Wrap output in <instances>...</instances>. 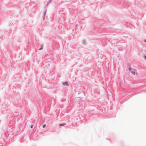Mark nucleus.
<instances>
[{
  "mask_svg": "<svg viewBox=\"0 0 146 146\" xmlns=\"http://www.w3.org/2000/svg\"><path fill=\"white\" fill-rule=\"evenodd\" d=\"M128 70L133 75L135 74V70L134 69L132 68L131 66H129L128 68Z\"/></svg>",
  "mask_w": 146,
  "mask_h": 146,
  "instance_id": "obj_1",
  "label": "nucleus"
},
{
  "mask_svg": "<svg viewBox=\"0 0 146 146\" xmlns=\"http://www.w3.org/2000/svg\"><path fill=\"white\" fill-rule=\"evenodd\" d=\"M63 84L64 86H68V83L67 82H65L63 83Z\"/></svg>",
  "mask_w": 146,
  "mask_h": 146,
  "instance_id": "obj_2",
  "label": "nucleus"
},
{
  "mask_svg": "<svg viewBox=\"0 0 146 146\" xmlns=\"http://www.w3.org/2000/svg\"><path fill=\"white\" fill-rule=\"evenodd\" d=\"M65 125H66V123H62L60 124L59 125V126H63Z\"/></svg>",
  "mask_w": 146,
  "mask_h": 146,
  "instance_id": "obj_3",
  "label": "nucleus"
},
{
  "mask_svg": "<svg viewBox=\"0 0 146 146\" xmlns=\"http://www.w3.org/2000/svg\"><path fill=\"white\" fill-rule=\"evenodd\" d=\"M33 124L31 125V126H30L31 128H32L33 127Z\"/></svg>",
  "mask_w": 146,
  "mask_h": 146,
  "instance_id": "obj_4",
  "label": "nucleus"
},
{
  "mask_svg": "<svg viewBox=\"0 0 146 146\" xmlns=\"http://www.w3.org/2000/svg\"><path fill=\"white\" fill-rule=\"evenodd\" d=\"M46 126V125H44L42 126V127L43 128H44Z\"/></svg>",
  "mask_w": 146,
  "mask_h": 146,
  "instance_id": "obj_5",
  "label": "nucleus"
},
{
  "mask_svg": "<svg viewBox=\"0 0 146 146\" xmlns=\"http://www.w3.org/2000/svg\"><path fill=\"white\" fill-rule=\"evenodd\" d=\"M43 47L42 46V47L39 49V50H41L42 49Z\"/></svg>",
  "mask_w": 146,
  "mask_h": 146,
  "instance_id": "obj_6",
  "label": "nucleus"
},
{
  "mask_svg": "<svg viewBox=\"0 0 146 146\" xmlns=\"http://www.w3.org/2000/svg\"><path fill=\"white\" fill-rule=\"evenodd\" d=\"M144 57H145V58L146 59V55L145 54L144 55Z\"/></svg>",
  "mask_w": 146,
  "mask_h": 146,
  "instance_id": "obj_7",
  "label": "nucleus"
},
{
  "mask_svg": "<svg viewBox=\"0 0 146 146\" xmlns=\"http://www.w3.org/2000/svg\"><path fill=\"white\" fill-rule=\"evenodd\" d=\"M145 41V42H146V41Z\"/></svg>",
  "mask_w": 146,
  "mask_h": 146,
  "instance_id": "obj_8",
  "label": "nucleus"
}]
</instances>
